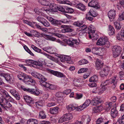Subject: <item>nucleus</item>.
Here are the masks:
<instances>
[{"label": "nucleus", "instance_id": "obj_1", "mask_svg": "<svg viewBox=\"0 0 124 124\" xmlns=\"http://www.w3.org/2000/svg\"><path fill=\"white\" fill-rule=\"evenodd\" d=\"M0 76L4 78L10 84L14 82V79L12 75H10L7 73L0 72ZM4 84V82L0 81V85H1Z\"/></svg>", "mask_w": 124, "mask_h": 124}, {"label": "nucleus", "instance_id": "obj_2", "mask_svg": "<svg viewBox=\"0 0 124 124\" xmlns=\"http://www.w3.org/2000/svg\"><path fill=\"white\" fill-rule=\"evenodd\" d=\"M112 49L113 56L114 58L119 56L122 51L121 47L117 45L114 46Z\"/></svg>", "mask_w": 124, "mask_h": 124}, {"label": "nucleus", "instance_id": "obj_3", "mask_svg": "<svg viewBox=\"0 0 124 124\" xmlns=\"http://www.w3.org/2000/svg\"><path fill=\"white\" fill-rule=\"evenodd\" d=\"M73 117L71 113H67L61 117L58 120V122L62 123L63 122L69 120Z\"/></svg>", "mask_w": 124, "mask_h": 124}, {"label": "nucleus", "instance_id": "obj_4", "mask_svg": "<svg viewBox=\"0 0 124 124\" xmlns=\"http://www.w3.org/2000/svg\"><path fill=\"white\" fill-rule=\"evenodd\" d=\"M1 92L3 93V96L4 98V99L3 100H8L12 102L14 101V99L9 95L7 91L2 90Z\"/></svg>", "mask_w": 124, "mask_h": 124}, {"label": "nucleus", "instance_id": "obj_5", "mask_svg": "<svg viewBox=\"0 0 124 124\" xmlns=\"http://www.w3.org/2000/svg\"><path fill=\"white\" fill-rule=\"evenodd\" d=\"M31 75L33 77L38 78L39 80H46V78L44 76L36 72H33L31 73Z\"/></svg>", "mask_w": 124, "mask_h": 124}, {"label": "nucleus", "instance_id": "obj_6", "mask_svg": "<svg viewBox=\"0 0 124 124\" xmlns=\"http://www.w3.org/2000/svg\"><path fill=\"white\" fill-rule=\"evenodd\" d=\"M67 42L68 45L70 46L73 47L76 45H77L79 44V42L76 39H69L67 40Z\"/></svg>", "mask_w": 124, "mask_h": 124}, {"label": "nucleus", "instance_id": "obj_7", "mask_svg": "<svg viewBox=\"0 0 124 124\" xmlns=\"http://www.w3.org/2000/svg\"><path fill=\"white\" fill-rule=\"evenodd\" d=\"M46 18L51 22L53 25L58 26L61 25L60 20H56L49 16L46 17Z\"/></svg>", "mask_w": 124, "mask_h": 124}, {"label": "nucleus", "instance_id": "obj_8", "mask_svg": "<svg viewBox=\"0 0 124 124\" xmlns=\"http://www.w3.org/2000/svg\"><path fill=\"white\" fill-rule=\"evenodd\" d=\"M67 108L68 110L70 111L74 110L76 108L78 111H81V110H79L81 109L80 106L78 107V105L76 104H70L67 107Z\"/></svg>", "mask_w": 124, "mask_h": 124}, {"label": "nucleus", "instance_id": "obj_9", "mask_svg": "<svg viewBox=\"0 0 124 124\" xmlns=\"http://www.w3.org/2000/svg\"><path fill=\"white\" fill-rule=\"evenodd\" d=\"M49 72L52 74L59 78H65V76L62 73L57 71L49 70Z\"/></svg>", "mask_w": 124, "mask_h": 124}, {"label": "nucleus", "instance_id": "obj_10", "mask_svg": "<svg viewBox=\"0 0 124 124\" xmlns=\"http://www.w3.org/2000/svg\"><path fill=\"white\" fill-rule=\"evenodd\" d=\"M26 79V80L24 81V83L27 85H34L36 83L35 81L30 76L28 75Z\"/></svg>", "mask_w": 124, "mask_h": 124}, {"label": "nucleus", "instance_id": "obj_11", "mask_svg": "<svg viewBox=\"0 0 124 124\" xmlns=\"http://www.w3.org/2000/svg\"><path fill=\"white\" fill-rule=\"evenodd\" d=\"M107 37H101L97 41L96 44L98 46H103L105 45V42L107 40Z\"/></svg>", "mask_w": 124, "mask_h": 124}, {"label": "nucleus", "instance_id": "obj_12", "mask_svg": "<svg viewBox=\"0 0 124 124\" xmlns=\"http://www.w3.org/2000/svg\"><path fill=\"white\" fill-rule=\"evenodd\" d=\"M88 6L97 9L100 8V6L98 4L97 2L94 0H92L88 4Z\"/></svg>", "mask_w": 124, "mask_h": 124}, {"label": "nucleus", "instance_id": "obj_13", "mask_svg": "<svg viewBox=\"0 0 124 124\" xmlns=\"http://www.w3.org/2000/svg\"><path fill=\"white\" fill-rule=\"evenodd\" d=\"M116 14V11L115 10H111L108 13V16L110 20L112 21L114 19Z\"/></svg>", "mask_w": 124, "mask_h": 124}, {"label": "nucleus", "instance_id": "obj_14", "mask_svg": "<svg viewBox=\"0 0 124 124\" xmlns=\"http://www.w3.org/2000/svg\"><path fill=\"white\" fill-rule=\"evenodd\" d=\"M64 29L62 30V31L63 33L67 32H71L73 31V30L70 28L72 26L70 25H65L63 26Z\"/></svg>", "mask_w": 124, "mask_h": 124}, {"label": "nucleus", "instance_id": "obj_15", "mask_svg": "<svg viewBox=\"0 0 124 124\" xmlns=\"http://www.w3.org/2000/svg\"><path fill=\"white\" fill-rule=\"evenodd\" d=\"M2 101L1 102L2 103H0V105L1 106L3 107L4 108L6 107L7 108H10L11 107L12 105L7 100H2Z\"/></svg>", "mask_w": 124, "mask_h": 124}, {"label": "nucleus", "instance_id": "obj_16", "mask_svg": "<svg viewBox=\"0 0 124 124\" xmlns=\"http://www.w3.org/2000/svg\"><path fill=\"white\" fill-rule=\"evenodd\" d=\"M49 8L48 11L50 12H57V5L50 3L49 6Z\"/></svg>", "mask_w": 124, "mask_h": 124}, {"label": "nucleus", "instance_id": "obj_17", "mask_svg": "<svg viewBox=\"0 0 124 124\" xmlns=\"http://www.w3.org/2000/svg\"><path fill=\"white\" fill-rule=\"evenodd\" d=\"M28 76V75L21 72L17 75V76L19 79L22 80L24 82Z\"/></svg>", "mask_w": 124, "mask_h": 124}, {"label": "nucleus", "instance_id": "obj_18", "mask_svg": "<svg viewBox=\"0 0 124 124\" xmlns=\"http://www.w3.org/2000/svg\"><path fill=\"white\" fill-rule=\"evenodd\" d=\"M91 101L89 99H87L82 104L80 105V107L81 109L79 110H82L84 108L88 106L91 103Z\"/></svg>", "mask_w": 124, "mask_h": 124}, {"label": "nucleus", "instance_id": "obj_19", "mask_svg": "<svg viewBox=\"0 0 124 124\" xmlns=\"http://www.w3.org/2000/svg\"><path fill=\"white\" fill-rule=\"evenodd\" d=\"M10 93L16 98V100H19L20 99V96L18 92L14 89H11L10 91Z\"/></svg>", "mask_w": 124, "mask_h": 124}, {"label": "nucleus", "instance_id": "obj_20", "mask_svg": "<svg viewBox=\"0 0 124 124\" xmlns=\"http://www.w3.org/2000/svg\"><path fill=\"white\" fill-rule=\"evenodd\" d=\"M103 63L100 60L97 59L95 62V65L96 69L97 70L100 69L103 66Z\"/></svg>", "mask_w": 124, "mask_h": 124}, {"label": "nucleus", "instance_id": "obj_21", "mask_svg": "<svg viewBox=\"0 0 124 124\" xmlns=\"http://www.w3.org/2000/svg\"><path fill=\"white\" fill-rule=\"evenodd\" d=\"M101 50L102 51V49H99L98 48L94 47L92 48V52L94 54H96L97 55H100Z\"/></svg>", "mask_w": 124, "mask_h": 124}, {"label": "nucleus", "instance_id": "obj_22", "mask_svg": "<svg viewBox=\"0 0 124 124\" xmlns=\"http://www.w3.org/2000/svg\"><path fill=\"white\" fill-rule=\"evenodd\" d=\"M118 111L116 108H112L111 110V116L113 118H115L117 116Z\"/></svg>", "mask_w": 124, "mask_h": 124}, {"label": "nucleus", "instance_id": "obj_23", "mask_svg": "<svg viewBox=\"0 0 124 124\" xmlns=\"http://www.w3.org/2000/svg\"><path fill=\"white\" fill-rule=\"evenodd\" d=\"M101 101L99 98L95 97L93 98L92 101V102L93 105H96L101 102Z\"/></svg>", "mask_w": 124, "mask_h": 124}, {"label": "nucleus", "instance_id": "obj_24", "mask_svg": "<svg viewBox=\"0 0 124 124\" xmlns=\"http://www.w3.org/2000/svg\"><path fill=\"white\" fill-rule=\"evenodd\" d=\"M88 36L90 39L93 38V40H97L99 38L98 35L95 32L93 33H89Z\"/></svg>", "mask_w": 124, "mask_h": 124}, {"label": "nucleus", "instance_id": "obj_25", "mask_svg": "<svg viewBox=\"0 0 124 124\" xmlns=\"http://www.w3.org/2000/svg\"><path fill=\"white\" fill-rule=\"evenodd\" d=\"M111 83H113V84L116 86L117 84V83L118 81V78L116 76H115L113 77L110 79Z\"/></svg>", "mask_w": 124, "mask_h": 124}, {"label": "nucleus", "instance_id": "obj_26", "mask_svg": "<svg viewBox=\"0 0 124 124\" xmlns=\"http://www.w3.org/2000/svg\"><path fill=\"white\" fill-rule=\"evenodd\" d=\"M108 33L110 35H113L115 33V30L114 28L110 25L108 26Z\"/></svg>", "mask_w": 124, "mask_h": 124}, {"label": "nucleus", "instance_id": "obj_27", "mask_svg": "<svg viewBox=\"0 0 124 124\" xmlns=\"http://www.w3.org/2000/svg\"><path fill=\"white\" fill-rule=\"evenodd\" d=\"M59 108L57 107L50 108V112L52 114H56L58 112V110Z\"/></svg>", "mask_w": 124, "mask_h": 124}, {"label": "nucleus", "instance_id": "obj_28", "mask_svg": "<svg viewBox=\"0 0 124 124\" xmlns=\"http://www.w3.org/2000/svg\"><path fill=\"white\" fill-rule=\"evenodd\" d=\"M38 2L41 4L46 6H49L50 3L47 0H38Z\"/></svg>", "mask_w": 124, "mask_h": 124}, {"label": "nucleus", "instance_id": "obj_29", "mask_svg": "<svg viewBox=\"0 0 124 124\" xmlns=\"http://www.w3.org/2000/svg\"><path fill=\"white\" fill-rule=\"evenodd\" d=\"M70 59V57L68 56L63 55L60 56V60L62 62H63L64 61H68Z\"/></svg>", "mask_w": 124, "mask_h": 124}, {"label": "nucleus", "instance_id": "obj_30", "mask_svg": "<svg viewBox=\"0 0 124 124\" xmlns=\"http://www.w3.org/2000/svg\"><path fill=\"white\" fill-rule=\"evenodd\" d=\"M103 108V107L102 106H100L94 108L93 110L94 113H97L101 111Z\"/></svg>", "mask_w": 124, "mask_h": 124}, {"label": "nucleus", "instance_id": "obj_31", "mask_svg": "<svg viewBox=\"0 0 124 124\" xmlns=\"http://www.w3.org/2000/svg\"><path fill=\"white\" fill-rule=\"evenodd\" d=\"M43 36L45 39L47 40H49L52 41H55L56 40V39L55 38L49 35L44 34Z\"/></svg>", "mask_w": 124, "mask_h": 124}, {"label": "nucleus", "instance_id": "obj_32", "mask_svg": "<svg viewBox=\"0 0 124 124\" xmlns=\"http://www.w3.org/2000/svg\"><path fill=\"white\" fill-rule=\"evenodd\" d=\"M38 123V121L34 119H29L28 120L27 122L28 124H37Z\"/></svg>", "mask_w": 124, "mask_h": 124}, {"label": "nucleus", "instance_id": "obj_33", "mask_svg": "<svg viewBox=\"0 0 124 124\" xmlns=\"http://www.w3.org/2000/svg\"><path fill=\"white\" fill-rule=\"evenodd\" d=\"M24 98L25 101L29 103H33V101L31 97L28 96H24Z\"/></svg>", "mask_w": 124, "mask_h": 124}, {"label": "nucleus", "instance_id": "obj_34", "mask_svg": "<svg viewBox=\"0 0 124 124\" xmlns=\"http://www.w3.org/2000/svg\"><path fill=\"white\" fill-rule=\"evenodd\" d=\"M98 81V77L96 75H94L89 79V81L90 82H96Z\"/></svg>", "mask_w": 124, "mask_h": 124}, {"label": "nucleus", "instance_id": "obj_35", "mask_svg": "<svg viewBox=\"0 0 124 124\" xmlns=\"http://www.w3.org/2000/svg\"><path fill=\"white\" fill-rule=\"evenodd\" d=\"M77 7L78 8L82 11H84L85 10V6L82 3L78 4L77 6Z\"/></svg>", "mask_w": 124, "mask_h": 124}, {"label": "nucleus", "instance_id": "obj_36", "mask_svg": "<svg viewBox=\"0 0 124 124\" xmlns=\"http://www.w3.org/2000/svg\"><path fill=\"white\" fill-rule=\"evenodd\" d=\"M88 14L93 17L96 16L98 15L97 13L92 9L90 10Z\"/></svg>", "mask_w": 124, "mask_h": 124}, {"label": "nucleus", "instance_id": "obj_37", "mask_svg": "<svg viewBox=\"0 0 124 124\" xmlns=\"http://www.w3.org/2000/svg\"><path fill=\"white\" fill-rule=\"evenodd\" d=\"M46 81L44 80H40L39 81V83L41 85L47 88V87H48L49 83L45 82Z\"/></svg>", "mask_w": 124, "mask_h": 124}, {"label": "nucleus", "instance_id": "obj_38", "mask_svg": "<svg viewBox=\"0 0 124 124\" xmlns=\"http://www.w3.org/2000/svg\"><path fill=\"white\" fill-rule=\"evenodd\" d=\"M112 106V103L110 102H107L104 106V108L107 110H109Z\"/></svg>", "mask_w": 124, "mask_h": 124}, {"label": "nucleus", "instance_id": "obj_39", "mask_svg": "<svg viewBox=\"0 0 124 124\" xmlns=\"http://www.w3.org/2000/svg\"><path fill=\"white\" fill-rule=\"evenodd\" d=\"M39 117L40 119H44L46 118V116L43 111H40L39 113Z\"/></svg>", "mask_w": 124, "mask_h": 124}, {"label": "nucleus", "instance_id": "obj_40", "mask_svg": "<svg viewBox=\"0 0 124 124\" xmlns=\"http://www.w3.org/2000/svg\"><path fill=\"white\" fill-rule=\"evenodd\" d=\"M53 49L50 47H47L44 49V50L46 52L51 54H53L54 53L53 52Z\"/></svg>", "mask_w": 124, "mask_h": 124}, {"label": "nucleus", "instance_id": "obj_41", "mask_svg": "<svg viewBox=\"0 0 124 124\" xmlns=\"http://www.w3.org/2000/svg\"><path fill=\"white\" fill-rule=\"evenodd\" d=\"M66 6H62L57 5V11H58L62 12H65V7Z\"/></svg>", "mask_w": 124, "mask_h": 124}, {"label": "nucleus", "instance_id": "obj_42", "mask_svg": "<svg viewBox=\"0 0 124 124\" xmlns=\"http://www.w3.org/2000/svg\"><path fill=\"white\" fill-rule=\"evenodd\" d=\"M83 23L82 21H77L74 22L73 24V25L76 26L80 27L83 25Z\"/></svg>", "mask_w": 124, "mask_h": 124}, {"label": "nucleus", "instance_id": "obj_43", "mask_svg": "<svg viewBox=\"0 0 124 124\" xmlns=\"http://www.w3.org/2000/svg\"><path fill=\"white\" fill-rule=\"evenodd\" d=\"M88 29L89 31L88 32V33H93L95 32V29L94 28V27L92 25H90Z\"/></svg>", "mask_w": 124, "mask_h": 124}, {"label": "nucleus", "instance_id": "obj_44", "mask_svg": "<svg viewBox=\"0 0 124 124\" xmlns=\"http://www.w3.org/2000/svg\"><path fill=\"white\" fill-rule=\"evenodd\" d=\"M31 48L35 51L41 53V50L35 46L34 45H32L31 46Z\"/></svg>", "mask_w": 124, "mask_h": 124}, {"label": "nucleus", "instance_id": "obj_45", "mask_svg": "<svg viewBox=\"0 0 124 124\" xmlns=\"http://www.w3.org/2000/svg\"><path fill=\"white\" fill-rule=\"evenodd\" d=\"M23 90L24 91L29 92L33 94H34V91H35V89H34L24 88L23 89Z\"/></svg>", "mask_w": 124, "mask_h": 124}, {"label": "nucleus", "instance_id": "obj_46", "mask_svg": "<svg viewBox=\"0 0 124 124\" xmlns=\"http://www.w3.org/2000/svg\"><path fill=\"white\" fill-rule=\"evenodd\" d=\"M65 12L70 13H72L74 12L73 9L71 8L68 7L66 6L65 7Z\"/></svg>", "mask_w": 124, "mask_h": 124}, {"label": "nucleus", "instance_id": "obj_47", "mask_svg": "<svg viewBox=\"0 0 124 124\" xmlns=\"http://www.w3.org/2000/svg\"><path fill=\"white\" fill-rule=\"evenodd\" d=\"M87 26L85 25H82L80 27L79 29L80 31H83L84 33H85L86 29H87Z\"/></svg>", "mask_w": 124, "mask_h": 124}, {"label": "nucleus", "instance_id": "obj_48", "mask_svg": "<svg viewBox=\"0 0 124 124\" xmlns=\"http://www.w3.org/2000/svg\"><path fill=\"white\" fill-rule=\"evenodd\" d=\"M23 48L25 51L28 53H29L30 55L32 56H34V54H33V53L26 46H23Z\"/></svg>", "mask_w": 124, "mask_h": 124}, {"label": "nucleus", "instance_id": "obj_49", "mask_svg": "<svg viewBox=\"0 0 124 124\" xmlns=\"http://www.w3.org/2000/svg\"><path fill=\"white\" fill-rule=\"evenodd\" d=\"M104 119L102 118H99L97 120L96 122V124H103L105 122Z\"/></svg>", "mask_w": 124, "mask_h": 124}, {"label": "nucleus", "instance_id": "obj_50", "mask_svg": "<svg viewBox=\"0 0 124 124\" xmlns=\"http://www.w3.org/2000/svg\"><path fill=\"white\" fill-rule=\"evenodd\" d=\"M39 66H42L43 65H46V63L45 60L42 59L41 60L40 59L39 60Z\"/></svg>", "mask_w": 124, "mask_h": 124}, {"label": "nucleus", "instance_id": "obj_51", "mask_svg": "<svg viewBox=\"0 0 124 124\" xmlns=\"http://www.w3.org/2000/svg\"><path fill=\"white\" fill-rule=\"evenodd\" d=\"M114 23L115 27L116 29L118 30H120L121 29V26L119 23L116 21L114 22Z\"/></svg>", "mask_w": 124, "mask_h": 124}, {"label": "nucleus", "instance_id": "obj_52", "mask_svg": "<svg viewBox=\"0 0 124 124\" xmlns=\"http://www.w3.org/2000/svg\"><path fill=\"white\" fill-rule=\"evenodd\" d=\"M48 87L47 88L51 90H54L56 89L57 88V86L56 85H53L49 83Z\"/></svg>", "mask_w": 124, "mask_h": 124}, {"label": "nucleus", "instance_id": "obj_53", "mask_svg": "<svg viewBox=\"0 0 124 124\" xmlns=\"http://www.w3.org/2000/svg\"><path fill=\"white\" fill-rule=\"evenodd\" d=\"M88 70L87 68H83L80 69L78 71V73H83L87 71Z\"/></svg>", "mask_w": 124, "mask_h": 124}, {"label": "nucleus", "instance_id": "obj_54", "mask_svg": "<svg viewBox=\"0 0 124 124\" xmlns=\"http://www.w3.org/2000/svg\"><path fill=\"white\" fill-rule=\"evenodd\" d=\"M110 68L109 67L107 66L105 67L102 70L105 73V72L106 75H108L109 71L110 70Z\"/></svg>", "mask_w": 124, "mask_h": 124}, {"label": "nucleus", "instance_id": "obj_55", "mask_svg": "<svg viewBox=\"0 0 124 124\" xmlns=\"http://www.w3.org/2000/svg\"><path fill=\"white\" fill-rule=\"evenodd\" d=\"M83 95L81 93H76L75 98L76 99H81Z\"/></svg>", "mask_w": 124, "mask_h": 124}, {"label": "nucleus", "instance_id": "obj_56", "mask_svg": "<svg viewBox=\"0 0 124 124\" xmlns=\"http://www.w3.org/2000/svg\"><path fill=\"white\" fill-rule=\"evenodd\" d=\"M119 77L121 80L124 78V72L123 71H121L119 72Z\"/></svg>", "mask_w": 124, "mask_h": 124}, {"label": "nucleus", "instance_id": "obj_57", "mask_svg": "<svg viewBox=\"0 0 124 124\" xmlns=\"http://www.w3.org/2000/svg\"><path fill=\"white\" fill-rule=\"evenodd\" d=\"M119 16L118 19L119 21L124 20V12H123L121 14H120Z\"/></svg>", "mask_w": 124, "mask_h": 124}, {"label": "nucleus", "instance_id": "obj_58", "mask_svg": "<svg viewBox=\"0 0 124 124\" xmlns=\"http://www.w3.org/2000/svg\"><path fill=\"white\" fill-rule=\"evenodd\" d=\"M41 53L45 55L49 59L51 60H52L53 59L51 55L46 54L45 52H42L41 51Z\"/></svg>", "mask_w": 124, "mask_h": 124}, {"label": "nucleus", "instance_id": "obj_59", "mask_svg": "<svg viewBox=\"0 0 124 124\" xmlns=\"http://www.w3.org/2000/svg\"><path fill=\"white\" fill-rule=\"evenodd\" d=\"M37 20L39 22L43 23V22L44 21L45 19L43 17H40L38 16L37 18Z\"/></svg>", "mask_w": 124, "mask_h": 124}, {"label": "nucleus", "instance_id": "obj_60", "mask_svg": "<svg viewBox=\"0 0 124 124\" xmlns=\"http://www.w3.org/2000/svg\"><path fill=\"white\" fill-rule=\"evenodd\" d=\"M43 25L46 27H48L50 25V23L45 19L42 23Z\"/></svg>", "mask_w": 124, "mask_h": 124}, {"label": "nucleus", "instance_id": "obj_61", "mask_svg": "<svg viewBox=\"0 0 124 124\" xmlns=\"http://www.w3.org/2000/svg\"><path fill=\"white\" fill-rule=\"evenodd\" d=\"M107 40L105 42V45L106 47L107 48H108L110 46V43L108 41V38H107Z\"/></svg>", "mask_w": 124, "mask_h": 124}, {"label": "nucleus", "instance_id": "obj_62", "mask_svg": "<svg viewBox=\"0 0 124 124\" xmlns=\"http://www.w3.org/2000/svg\"><path fill=\"white\" fill-rule=\"evenodd\" d=\"M79 62L81 63V64H86L88 62L87 60L85 59H82L79 61Z\"/></svg>", "mask_w": 124, "mask_h": 124}, {"label": "nucleus", "instance_id": "obj_63", "mask_svg": "<svg viewBox=\"0 0 124 124\" xmlns=\"http://www.w3.org/2000/svg\"><path fill=\"white\" fill-rule=\"evenodd\" d=\"M123 37L122 36V32H121V34H120L118 33L117 35L116 38L119 40H121L122 39Z\"/></svg>", "mask_w": 124, "mask_h": 124}, {"label": "nucleus", "instance_id": "obj_64", "mask_svg": "<svg viewBox=\"0 0 124 124\" xmlns=\"http://www.w3.org/2000/svg\"><path fill=\"white\" fill-rule=\"evenodd\" d=\"M56 103L55 102H50L47 103L46 105L47 106L50 107L55 105Z\"/></svg>", "mask_w": 124, "mask_h": 124}]
</instances>
